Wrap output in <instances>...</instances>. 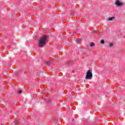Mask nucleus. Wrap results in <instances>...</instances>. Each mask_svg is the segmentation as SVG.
I'll use <instances>...</instances> for the list:
<instances>
[{
	"mask_svg": "<svg viewBox=\"0 0 125 125\" xmlns=\"http://www.w3.org/2000/svg\"><path fill=\"white\" fill-rule=\"evenodd\" d=\"M115 4V5H116V6L120 7L122 5H123L124 3L120 1V0H116Z\"/></svg>",
	"mask_w": 125,
	"mask_h": 125,
	"instance_id": "7ed1b4c3",
	"label": "nucleus"
},
{
	"mask_svg": "<svg viewBox=\"0 0 125 125\" xmlns=\"http://www.w3.org/2000/svg\"><path fill=\"white\" fill-rule=\"evenodd\" d=\"M49 63H50V62H48V64H49Z\"/></svg>",
	"mask_w": 125,
	"mask_h": 125,
	"instance_id": "2eb2a0df",
	"label": "nucleus"
},
{
	"mask_svg": "<svg viewBox=\"0 0 125 125\" xmlns=\"http://www.w3.org/2000/svg\"><path fill=\"white\" fill-rule=\"evenodd\" d=\"M1 125H6V124H5V123H3V124H1Z\"/></svg>",
	"mask_w": 125,
	"mask_h": 125,
	"instance_id": "f8f14e48",
	"label": "nucleus"
},
{
	"mask_svg": "<svg viewBox=\"0 0 125 125\" xmlns=\"http://www.w3.org/2000/svg\"><path fill=\"white\" fill-rule=\"evenodd\" d=\"M86 80H91L92 79V70H89L86 74Z\"/></svg>",
	"mask_w": 125,
	"mask_h": 125,
	"instance_id": "f03ea898",
	"label": "nucleus"
},
{
	"mask_svg": "<svg viewBox=\"0 0 125 125\" xmlns=\"http://www.w3.org/2000/svg\"><path fill=\"white\" fill-rule=\"evenodd\" d=\"M47 38V37L46 36V35H44L41 38L40 42H38V46L39 47H42V46H43V45L45 44V42H46Z\"/></svg>",
	"mask_w": 125,
	"mask_h": 125,
	"instance_id": "f257e3e1",
	"label": "nucleus"
},
{
	"mask_svg": "<svg viewBox=\"0 0 125 125\" xmlns=\"http://www.w3.org/2000/svg\"><path fill=\"white\" fill-rule=\"evenodd\" d=\"M18 93H19V94L22 93V90H19V91L18 92Z\"/></svg>",
	"mask_w": 125,
	"mask_h": 125,
	"instance_id": "9b49d317",
	"label": "nucleus"
},
{
	"mask_svg": "<svg viewBox=\"0 0 125 125\" xmlns=\"http://www.w3.org/2000/svg\"><path fill=\"white\" fill-rule=\"evenodd\" d=\"M60 124H61V122H60V123L58 125H60Z\"/></svg>",
	"mask_w": 125,
	"mask_h": 125,
	"instance_id": "4468645a",
	"label": "nucleus"
},
{
	"mask_svg": "<svg viewBox=\"0 0 125 125\" xmlns=\"http://www.w3.org/2000/svg\"><path fill=\"white\" fill-rule=\"evenodd\" d=\"M82 42V40L80 39H78L76 40L77 43H80V42Z\"/></svg>",
	"mask_w": 125,
	"mask_h": 125,
	"instance_id": "39448f33",
	"label": "nucleus"
},
{
	"mask_svg": "<svg viewBox=\"0 0 125 125\" xmlns=\"http://www.w3.org/2000/svg\"><path fill=\"white\" fill-rule=\"evenodd\" d=\"M115 17H112V18H108L107 19L108 21H112V20H113V19H114Z\"/></svg>",
	"mask_w": 125,
	"mask_h": 125,
	"instance_id": "20e7f679",
	"label": "nucleus"
},
{
	"mask_svg": "<svg viewBox=\"0 0 125 125\" xmlns=\"http://www.w3.org/2000/svg\"><path fill=\"white\" fill-rule=\"evenodd\" d=\"M95 44H94V43L93 42H91L90 44V46L91 47H93V46H94Z\"/></svg>",
	"mask_w": 125,
	"mask_h": 125,
	"instance_id": "6e6552de",
	"label": "nucleus"
},
{
	"mask_svg": "<svg viewBox=\"0 0 125 125\" xmlns=\"http://www.w3.org/2000/svg\"><path fill=\"white\" fill-rule=\"evenodd\" d=\"M94 33L95 34H96V31H94Z\"/></svg>",
	"mask_w": 125,
	"mask_h": 125,
	"instance_id": "ddd939ff",
	"label": "nucleus"
},
{
	"mask_svg": "<svg viewBox=\"0 0 125 125\" xmlns=\"http://www.w3.org/2000/svg\"><path fill=\"white\" fill-rule=\"evenodd\" d=\"M14 122L16 123V125H18L19 123V120L16 119Z\"/></svg>",
	"mask_w": 125,
	"mask_h": 125,
	"instance_id": "423d86ee",
	"label": "nucleus"
},
{
	"mask_svg": "<svg viewBox=\"0 0 125 125\" xmlns=\"http://www.w3.org/2000/svg\"><path fill=\"white\" fill-rule=\"evenodd\" d=\"M109 46H113V45H114V44L113 43H109Z\"/></svg>",
	"mask_w": 125,
	"mask_h": 125,
	"instance_id": "9d476101",
	"label": "nucleus"
},
{
	"mask_svg": "<svg viewBox=\"0 0 125 125\" xmlns=\"http://www.w3.org/2000/svg\"><path fill=\"white\" fill-rule=\"evenodd\" d=\"M68 65H70V64H72V63H73V61H68L67 62Z\"/></svg>",
	"mask_w": 125,
	"mask_h": 125,
	"instance_id": "0eeeda50",
	"label": "nucleus"
},
{
	"mask_svg": "<svg viewBox=\"0 0 125 125\" xmlns=\"http://www.w3.org/2000/svg\"><path fill=\"white\" fill-rule=\"evenodd\" d=\"M100 42H101V44H104V42H105L104 41V40H101Z\"/></svg>",
	"mask_w": 125,
	"mask_h": 125,
	"instance_id": "1a4fd4ad",
	"label": "nucleus"
}]
</instances>
